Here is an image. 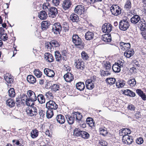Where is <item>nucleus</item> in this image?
Segmentation results:
<instances>
[{"label":"nucleus","mask_w":146,"mask_h":146,"mask_svg":"<svg viewBox=\"0 0 146 146\" xmlns=\"http://www.w3.org/2000/svg\"><path fill=\"white\" fill-rule=\"evenodd\" d=\"M112 26L109 23H105L103 25L102 30L103 33H110L112 30Z\"/></svg>","instance_id":"nucleus-8"},{"label":"nucleus","mask_w":146,"mask_h":146,"mask_svg":"<svg viewBox=\"0 0 146 146\" xmlns=\"http://www.w3.org/2000/svg\"><path fill=\"white\" fill-rule=\"evenodd\" d=\"M70 19L73 22H76L77 23L79 22V17L76 14L72 13L70 16Z\"/></svg>","instance_id":"nucleus-28"},{"label":"nucleus","mask_w":146,"mask_h":146,"mask_svg":"<svg viewBox=\"0 0 146 146\" xmlns=\"http://www.w3.org/2000/svg\"><path fill=\"white\" fill-rule=\"evenodd\" d=\"M76 87L77 89L80 91H82L85 88V85L83 82H79L76 84Z\"/></svg>","instance_id":"nucleus-35"},{"label":"nucleus","mask_w":146,"mask_h":146,"mask_svg":"<svg viewBox=\"0 0 146 146\" xmlns=\"http://www.w3.org/2000/svg\"><path fill=\"white\" fill-rule=\"evenodd\" d=\"M119 44L121 47V49L123 51L126 50L131 48V44L129 42L126 43L121 42Z\"/></svg>","instance_id":"nucleus-15"},{"label":"nucleus","mask_w":146,"mask_h":146,"mask_svg":"<svg viewBox=\"0 0 146 146\" xmlns=\"http://www.w3.org/2000/svg\"><path fill=\"white\" fill-rule=\"evenodd\" d=\"M4 78L5 81L8 83L12 84L13 83V79L11 78V76H9V74L4 75Z\"/></svg>","instance_id":"nucleus-30"},{"label":"nucleus","mask_w":146,"mask_h":146,"mask_svg":"<svg viewBox=\"0 0 146 146\" xmlns=\"http://www.w3.org/2000/svg\"><path fill=\"white\" fill-rule=\"evenodd\" d=\"M54 55L56 61L59 62L62 60V56L58 51L55 52Z\"/></svg>","instance_id":"nucleus-40"},{"label":"nucleus","mask_w":146,"mask_h":146,"mask_svg":"<svg viewBox=\"0 0 146 146\" xmlns=\"http://www.w3.org/2000/svg\"><path fill=\"white\" fill-rule=\"evenodd\" d=\"M134 139L132 136H129L128 135H123L122 140L124 144H127L128 145H130L133 142H134Z\"/></svg>","instance_id":"nucleus-7"},{"label":"nucleus","mask_w":146,"mask_h":146,"mask_svg":"<svg viewBox=\"0 0 146 146\" xmlns=\"http://www.w3.org/2000/svg\"><path fill=\"white\" fill-rule=\"evenodd\" d=\"M50 8L48 3H45L43 4L42 9L44 10V11H45L46 12L48 11Z\"/></svg>","instance_id":"nucleus-53"},{"label":"nucleus","mask_w":146,"mask_h":146,"mask_svg":"<svg viewBox=\"0 0 146 146\" xmlns=\"http://www.w3.org/2000/svg\"><path fill=\"white\" fill-rule=\"evenodd\" d=\"M75 65L76 68L78 70H83L85 67L84 62L81 61L79 59L76 60L75 62Z\"/></svg>","instance_id":"nucleus-11"},{"label":"nucleus","mask_w":146,"mask_h":146,"mask_svg":"<svg viewBox=\"0 0 146 146\" xmlns=\"http://www.w3.org/2000/svg\"><path fill=\"white\" fill-rule=\"evenodd\" d=\"M62 27V29L63 32L65 33L68 31L69 29V26L67 23H64Z\"/></svg>","instance_id":"nucleus-43"},{"label":"nucleus","mask_w":146,"mask_h":146,"mask_svg":"<svg viewBox=\"0 0 146 146\" xmlns=\"http://www.w3.org/2000/svg\"><path fill=\"white\" fill-rule=\"evenodd\" d=\"M136 82L135 79L134 78L129 80L127 82V84L131 87L134 86L136 84Z\"/></svg>","instance_id":"nucleus-45"},{"label":"nucleus","mask_w":146,"mask_h":146,"mask_svg":"<svg viewBox=\"0 0 146 146\" xmlns=\"http://www.w3.org/2000/svg\"><path fill=\"white\" fill-rule=\"evenodd\" d=\"M81 137L84 139H88L90 137L89 134L87 132L82 131Z\"/></svg>","instance_id":"nucleus-46"},{"label":"nucleus","mask_w":146,"mask_h":146,"mask_svg":"<svg viewBox=\"0 0 146 146\" xmlns=\"http://www.w3.org/2000/svg\"><path fill=\"white\" fill-rule=\"evenodd\" d=\"M28 96V99L26 100V104L27 106H32L34 105L33 103L31 104V102H33L37 100V97L35 93L31 90H28L27 92Z\"/></svg>","instance_id":"nucleus-3"},{"label":"nucleus","mask_w":146,"mask_h":146,"mask_svg":"<svg viewBox=\"0 0 146 146\" xmlns=\"http://www.w3.org/2000/svg\"><path fill=\"white\" fill-rule=\"evenodd\" d=\"M57 121L60 124H63L65 121V119L64 117L62 114L57 115L56 118Z\"/></svg>","instance_id":"nucleus-22"},{"label":"nucleus","mask_w":146,"mask_h":146,"mask_svg":"<svg viewBox=\"0 0 146 146\" xmlns=\"http://www.w3.org/2000/svg\"><path fill=\"white\" fill-rule=\"evenodd\" d=\"M66 118L69 124H73L76 119L77 122L80 121L83 117L81 113L78 112H74L71 115H66Z\"/></svg>","instance_id":"nucleus-1"},{"label":"nucleus","mask_w":146,"mask_h":146,"mask_svg":"<svg viewBox=\"0 0 146 146\" xmlns=\"http://www.w3.org/2000/svg\"><path fill=\"white\" fill-rule=\"evenodd\" d=\"M64 78L66 82H70L73 80L74 75L71 73L68 72L64 75Z\"/></svg>","instance_id":"nucleus-19"},{"label":"nucleus","mask_w":146,"mask_h":146,"mask_svg":"<svg viewBox=\"0 0 146 146\" xmlns=\"http://www.w3.org/2000/svg\"><path fill=\"white\" fill-rule=\"evenodd\" d=\"M62 27L59 23H55L53 25L52 32L56 35H60L61 30Z\"/></svg>","instance_id":"nucleus-5"},{"label":"nucleus","mask_w":146,"mask_h":146,"mask_svg":"<svg viewBox=\"0 0 146 146\" xmlns=\"http://www.w3.org/2000/svg\"><path fill=\"white\" fill-rule=\"evenodd\" d=\"M131 7V3L130 0H127L125 3L124 8L127 10H129Z\"/></svg>","instance_id":"nucleus-41"},{"label":"nucleus","mask_w":146,"mask_h":146,"mask_svg":"<svg viewBox=\"0 0 146 146\" xmlns=\"http://www.w3.org/2000/svg\"><path fill=\"white\" fill-rule=\"evenodd\" d=\"M7 34L4 33H0V38L3 41H6L7 40L8 38L6 36Z\"/></svg>","instance_id":"nucleus-51"},{"label":"nucleus","mask_w":146,"mask_h":146,"mask_svg":"<svg viewBox=\"0 0 146 146\" xmlns=\"http://www.w3.org/2000/svg\"><path fill=\"white\" fill-rule=\"evenodd\" d=\"M123 130H124L125 132L124 135H128L130 134L131 132V130L129 128H124Z\"/></svg>","instance_id":"nucleus-57"},{"label":"nucleus","mask_w":146,"mask_h":146,"mask_svg":"<svg viewBox=\"0 0 146 146\" xmlns=\"http://www.w3.org/2000/svg\"><path fill=\"white\" fill-rule=\"evenodd\" d=\"M86 2L88 3V5L91 4H93L94 3H96L95 7L98 9H100V7L98 6V5H100V0H85Z\"/></svg>","instance_id":"nucleus-23"},{"label":"nucleus","mask_w":146,"mask_h":146,"mask_svg":"<svg viewBox=\"0 0 146 146\" xmlns=\"http://www.w3.org/2000/svg\"><path fill=\"white\" fill-rule=\"evenodd\" d=\"M125 85V82L124 80H122L120 83H119V87L120 88H122Z\"/></svg>","instance_id":"nucleus-64"},{"label":"nucleus","mask_w":146,"mask_h":146,"mask_svg":"<svg viewBox=\"0 0 146 146\" xmlns=\"http://www.w3.org/2000/svg\"><path fill=\"white\" fill-rule=\"evenodd\" d=\"M45 48L47 49L48 51H53L54 50V48L52 47L50 42H47L45 44Z\"/></svg>","instance_id":"nucleus-44"},{"label":"nucleus","mask_w":146,"mask_h":146,"mask_svg":"<svg viewBox=\"0 0 146 146\" xmlns=\"http://www.w3.org/2000/svg\"><path fill=\"white\" fill-rule=\"evenodd\" d=\"M38 113L41 118H43L45 116V112L42 110H39Z\"/></svg>","instance_id":"nucleus-58"},{"label":"nucleus","mask_w":146,"mask_h":146,"mask_svg":"<svg viewBox=\"0 0 146 146\" xmlns=\"http://www.w3.org/2000/svg\"><path fill=\"white\" fill-rule=\"evenodd\" d=\"M102 64L103 66L105 67V70H108L111 68V65L109 62L104 61Z\"/></svg>","instance_id":"nucleus-36"},{"label":"nucleus","mask_w":146,"mask_h":146,"mask_svg":"<svg viewBox=\"0 0 146 146\" xmlns=\"http://www.w3.org/2000/svg\"><path fill=\"white\" fill-rule=\"evenodd\" d=\"M6 104L9 107L12 108L14 106L15 102L13 100L9 99L7 100Z\"/></svg>","instance_id":"nucleus-38"},{"label":"nucleus","mask_w":146,"mask_h":146,"mask_svg":"<svg viewBox=\"0 0 146 146\" xmlns=\"http://www.w3.org/2000/svg\"><path fill=\"white\" fill-rule=\"evenodd\" d=\"M27 81L30 84H34L36 81L35 77L32 75H28L27 78Z\"/></svg>","instance_id":"nucleus-32"},{"label":"nucleus","mask_w":146,"mask_h":146,"mask_svg":"<svg viewBox=\"0 0 146 146\" xmlns=\"http://www.w3.org/2000/svg\"><path fill=\"white\" fill-rule=\"evenodd\" d=\"M101 39L104 42L107 43H109L111 42L112 41L111 37H109L106 38H101Z\"/></svg>","instance_id":"nucleus-59"},{"label":"nucleus","mask_w":146,"mask_h":146,"mask_svg":"<svg viewBox=\"0 0 146 146\" xmlns=\"http://www.w3.org/2000/svg\"><path fill=\"white\" fill-rule=\"evenodd\" d=\"M38 131L36 129H34L31 132V136L32 138H36L38 135Z\"/></svg>","instance_id":"nucleus-39"},{"label":"nucleus","mask_w":146,"mask_h":146,"mask_svg":"<svg viewBox=\"0 0 146 146\" xmlns=\"http://www.w3.org/2000/svg\"><path fill=\"white\" fill-rule=\"evenodd\" d=\"M32 106L28 107L26 111L27 113V115L30 117H35L37 114V109L36 107Z\"/></svg>","instance_id":"nucleus-6"},{"label":"nucleus","mask_w":146,"mask_h":146,"mask_svg":"<svg viewBox=\"0 0 146 146\" xmlns=\"http://www.w3.org/2000/svg\"><path fill=\"white\" fill-rule=\"evenodd\" d=\"M136 93L143 101L146 100V94L140 89L136 90Z\"/></svg>","instance_id":"nucleus-17"},{"label":"nucleus","mask_w":146,"mask_h":146,"mask_svg":"<svg viewBox=\"0 0 146 146\" xmlns=\"http://www.w3.org/2000/svg\"><path fill=\"white\" fill-rule=\"evenodd\" d=\"M82 131L80 129L76 128L74 130L73 135L77 137L81 136Z\"/></svg>","instance_id":"nucleus-42"},{"label":"nucleus","mask_w":146,"mask_h":146,"mask_svg":"<svg viewBox=\"0 0 146 146\" xmlns=\"http://www.w3.org/2000/svg\"><path fill=\"white\" fill-rule=\"evenodd\" d=\"M38 17L41 20H45L47 17V13L45 11H41L39 14Z\"/></svg>","instance_id":"nucleus-31"},{"label":"nucleus","mask_w":146,"mask_h":146,"mask_svg":"<svg viewBox=\"0 0 146 146\" xmlns=\"http://www.w3.org/2000/svg\"><path fill=\"white\" fill-rule=\"evenodd\" d=\"M46 107L48 110H53L57 109L58 108V106L54 101L50 100L46 103Z\"/></svg>","instance_id":"nucleus-9"},{"label":"nucleus","mask_w":146,"mask_h":146,"mask_svg":"<svg viewBox=\"0 0 146 146\" xmlns=\"http://www.w3.org/2000/svg\"><path fill=\"white\" fill-rule=\"evenodd\" d=\"M121 93L127 97L134 98L136 96L135 93L129 89L123 90L121 91Z\"/></svg>","instance_id":"nucleus-10"},{"label":"nucleus","mask_w":146,"mask_h":146,"mask_svg":"<svg viewBox=\"0 0 146 146\" xmlns=\"http://www.w3.org/2000/svg\"><path fill=\"white\" fill-rule=\"evenodd\" d=\"M72 5L70 0H64L62 4V7L63 10H66L69 9Z\"/></svg>","instance_id":"nucleus-13"},{"label":"nucleus","mask_w":146,"mask_h":146,"mask_svg":"<svg viewBox=\"0 0 146 146\" xmlns=\"http://www.w3.org/2000/svg\"><path fill=\"white\" fill-rule=\"evenodd\" d=\"M86 121L87 124L90 127H92L94 126V122L93 119L88 117L86 119Z\"/></svg>","instance_id":"nucleus-37"},{"label":"nucleus","mask_w":146,"mask_h":146,"mask_svg":"<svg viewBox=\"0 0 146 146\" xmlns=\"http://www.w3.org/2000/svg\"><path fill=\"white\" fill-rule=\"evenodd\" d=\"M129 22L127 23H122L121 21L119 22V29L122 31H126L129 27Z\"/></svg>","instance_id":"nucleus-16"},{"label":"nucleus","mask_w":146,"mask_h":146,"mask_svg":"<svg viewBox=\"0 0 146 146\" xmlns=\"http://www.w3.org/2000/svg\"><path fill=\"white\" fill-rule=\"evenodd\" d=\"M84 11V8L83 5H78L74 9L75 12L79 15L83 13Z\"/></svg>","instance_id":"nucleus-14"},{"label":"nucleus","mask_w":146,"mask_h":146,"mask_svg":"<svg viewBox=\"0 0 146 146\" xmlns=\"http://www.w3.org/2000/svg\"><path fill=\"white\" fill-rule=\"evenodd\" d=\"M127 108L128 110L134 111L135 110V108L134 106L133 105V104H130L128 106Z\"/></svg>","instance_id":"nucleus-61"},{"label":"nucleus","mask_w":146,"mask_h":146,"mask_svg":"<svg viewBox=\"0 0 146 146\" xmlns=\"http://www.w3.org/2000/svg\"><path fill=\"white\" fill-rule=\"evenodd\" d=\"M50 23L48 21H44L41 23V28L43 31L46 30L48 29L50 25Z\"/></svg>","instance_id":"nucleus-25"},{"label":"nucleus","mask_w":146,"mask_h":146,"mask_svg":"<svg viewBox=\"0 0 146 146\" xmlns=\"http://www.w3.org/2000/svg\"><path fill=\"white\" fill-rule=\"evenodd\" d=\"M110 11L112 14L115 16L120 15L121 13V9L117 5H113L110 8Z\"/></svg>","instance_id":"nucleus-4"},{"label":"nucleus","mask_w":146,"mask_h":146,"mask_svg":"<svg viewBox=\"0 0 146 146\" xmlns=\"http://www.w3.org/2000/svg\"><path fill=\"white\" fill-rule=\"evenodd\" d=\"M106 83L110 85H112L115 84L116 80L114 78H108L105 80Z\"/></svg>","instance_id":"nucleus-29"},{"label":"nucleus","mask_w":146,"mask_h":146,"mask_svg":"<svg viewBox=\"0 0 146 146\" xmlns=\"http://www.w3.org/2000/svg\"><path fill=\"white\" fill-rule=\"evenodd\" d=\"M111 73L109 72L108 70H102L101 71V76H107L108 75H110L111 74Z\"/></svg>","instance_id":"nucleus-52"},{"label":"nucleus","mask_w":146,"mask_h":146,"mask_svg":"<svg viewBox=\"0 0 146 146\" xmlns=\"http://www.w3.org/2000/svg\"><path fill=\"white\" fill-rule=\"evenodd\" d=\"M60 2V0H52V1L53 5L56 6L59 5Z\"/></svg>","instance_id":"nucleus-62"},{"label":"nucleus","mask_w":146,"mask_h":146,"mask_svg":"<svg viewBox=\"0 0 146 146\" xmlns=\"http://www.w3.org/2000/svg\"><path fill=\"white\" fill-rule=\"evenodd\" d=\"M82 58L84 60H86L88 58V56L84 51H83L81 53Z\"/></svg>","instance_id":"nucleus-56"},{"label":"nucleus","mask_w":146,"mask_h":146,"mask_svg":"<svg viewBox=\"0 0 146 146\" xmlns=\"http://www.w3.org/2000/svg\"><path fill=\"white\" fill-rule=\"evenodd\" d=\"M46 117L48 118H50L53 115V110H48L46 112Z\"/></svg>","instance_id":"nucleus-50"},{"label":"nucleus","mask_w":146,"mask_h":146,"mask_svg":"<svg viewBox=\"0 0 146 146\" xmlns=\"http://www.w3.org/2000/svg\"><path fill=\"white\" fill-rule=\"evenodd\" d=\"M141 20L140 17L138 15H136L133 16L130 19V21L131 23L134 25H136Z\"/></svg>","instance_id":"nucleus-21"},{"label":"nucleus","mask_w":146,"mask_h":146,"mask_svg":"<svg viewBox=\"0 0 146 146\" xmlns=\"http://www.w3.org/2000/svg\"><path fill=\"white\" fill-rule=\"evenodd\" d=\"M44 56L45 59L48 62H52L54 60V59L52 55L49 53H45Z\"/></svg>","instance_id":"nucleus-24"},{"label":"nucleus","mask_w":146,"mask_h":146,"mask_svg":"<svg viewBox=\"0 0 146 146\" xmlns=\"http://www.w3.org/2000/svg\"><path fill=\"white\" fill-rule=\"evenodd\" d=\"M144 142V140L142 137H140L137 139L136 143L138 145H141Z\"/></svg>","instance_id":"nucleus-55"},{"label":"nucleus","mask_w":146,"mask_h":146,"mask_svg":"<svg viewBox=\"0 0 146 146\" xmlns=\"http://www.w3.org/2000/svg\"><path fill=\"white\" fill-rule=\"evenodd\" d=\"M72 42L77 48H83L85 45L81 38L79 37L78 35L76 34L73 35Z\"/></svg>","instance_id":"nucleus-2"},{"label":"nucleus","mask_w":146,"mask_h":146,"mask_svg":"<svg viewBox=\"0 0 146 146\" xmlns=\"http://www.w3.org/2000/svg\"><path fill=\"white\" fill-rule=\"evenodd\" d=\"M50 42L51 45H52V47L54 48V47H58L60 46V45L59 44L56 40H52Z\"/></svg>","instance_id":"nucleus-48"},{"label":"nucleus","mask_w":146,"mask_h":146,"mask_svg":"<svg viewBox=\"0 0 146 146\" xmlns=\"http://www.w3.org/2000/svg\"><path fill=\"white\" fill-rule=\"evenodd\" d=\"M94 36V34L92 32L88 31L86 33L85 38L87 40H90L93 39Z\"/></svg>","instance_id":"nucleus-33"},{"label":"nucleus","mask_w":146,"mask_h":146,"mask_svg":"<svg viewBox=\"0 0 146 146\" xmlns=\"http://www.w3.org/2000/svg\"><path fill=\"white\" fill-rule=\"evenodd\" d=\"M105 33L106 34L102 36V38H108L109 37H111V35L110 33Z\"/></svg>","instance_id":"nucleus-63"},{"label":"nucleus","mask_w":146,"mask_h":146,"mask_svg":"<svg viewBox=\"0 0 146 146\" xmlns=\"http://www.w3.org/2000/svg\"><path fill=\"white\" fill-rule=\"evenodd\" d=\"M45 96L47 98L51 99H53V96H52V94L50 92H48L46 93L45 94Z\"/></svg>","instance_id":"nucleus-60"},{"label":"nucleus","mask_w":146,"mask_h":146,"mask_svg":"<svg viewBox=\"0 0 146 146\" xmlns=\"http://www.w3.org/2000/svg\"><path fill=\"white\" fill-rule=\"evenodd\" d=\"M101 124H103L102 122V120L101 121V135L105 136L107 135L108 133L110 134V133H108L107 131V128L104 125H102Z\"/></svg>","instance_id":"nucleus-27"},{"label":"nucleus","mask_w":146,"mask_h":146,"mask_svg":"<svg viewBox=\"0 0 146 146\" xmlns=\"http://www.w3.org/2000/svg\"><path fill=\"white\" fill-rule=\"evenodd\" d=\"M33 72L37 78H40L42 75V72L39 69H35Z\"/></svg>","instance_id":"nucleus-49"},{"label":"nucleus","mask_w":146,"mask_h":146,"mask_svg":"<svg viewBox=\"0 0 146 146\" xmlns=\"http://www.w3.org/2000/svg\"><path fill=\"white\" fill-rule=\"evenodd\" d=\"M58 13L57 9L56 7H52L48 11V15L49 17L53 18L56 17Z\"/></svg>","instance_id":"nucleus-12"},{"label":"nucleus","mask_w":146,"mask_h":146,"mask_svg":"<svg viewBox=\"0 0 146 146\" xmlns=\"http://www.w3.org/2000/svg\"><path fill=\"white\" fill-rule=\"evenodd\" d=\"M134 53L135 51L134 49L130 48L125 50L124 53V55L126 58H129L133 56Z\"/></svg>","instance_id":"nucleus-20"},{"label":"nucleus","mask_w":146,"mask_h":146,"mask_svg":"<svg viewBox=\"0 0 146 146\" xmlns=\"http://www.w3.org/2000/svg\"><path fill=\"white\" fill-rule=\"evenodd\" d=\"M51 89L53 91L56 92V91L59 90V85L57 84H54L52 86Z\"/></svg>","instance_id":"nucleus-54"},{"label":"nucleus","mask_w":146,"mask_h":146,"mask_svg":"<svg viewBox=\"0 0 146 146\" xmlns=\"http://www.w3.org/2000/svg\"><path fill=\"white\" fill-rule=\"evenodd\" d=\"M44 71V74L49 77H53L54 76L55 72L54 71L49 68H45Z\"/></svg>","instance_id":"nucleus-18"},{"label":"nucleus","mask_w":146,"mask_h":146,"mask_svg":"<svg viewBox=\"0 0 146 146\" xmlns=\"http://www.w3.org/2000/svg\"><path fill=\"white\" fill-rule=\"evenodd\" d=\"M8 95L11 97H14L15 95V92L13 88H10L8 90Z\"/></svg>","instance_id":"nucleus-47"},{"label":"nucleus","mask_w":146,"mask_h":146,"mask_svg":"<svg viewBox=\"0 0 146 146\" xmlns=\"http://www.w3.org/2000/svg\"><path fill=\"white\" fill-rule=\"evenodd\" d=\"M86 87L89 90H92L94 87V84L93 82H92L90 80H87L85 82Z\"/></svg>","instance_id":"nucleus-26"},{"label":"nucleus","mask_w":146,"mask_h":146,"mask_svg":"<svg viewBox=\"0 0 146 146\" xmlns=\"http://www.w3.org/2000/svg\"><path fill=\"white\" fill-rule=\"evenodd\" d=\"M36 97L38 102L40 104H42L45 103V100L43 95L39 94Z\"/></svg>","instance_id":"nucleus-34"}]
</instances>
